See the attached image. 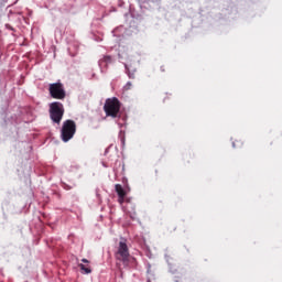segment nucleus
Segmentation results:
<instances>
[{"mask_svg":"<svg viewBox=\"0 0 282 282\" xmlns=\"http://www.w3.org/2000/svg\"><path fill=\"white\" fill-rule=\"evenodd\" d=\"M83 263H89V260L87 259H82Z\"/></svg>","mask_w":282,"mask_h":282,"instance_id":"6e6552de","label":"nucleus"},{"mask_svg":"<svg viewBox=\"0 0 282 282\" xmlns=\"http://www.w3.org/2000/svg\"><path fill=\"white\" fill-rule=\"evenodd\" d=\"M74 133H76V123L72 120L65 121L62 128L63 142H69L74 138Z\"/></svg>","mask_w":282,"mask_h":282,"instance_id":"f03ea898","label":"nucleus"},{"mask_svg":"<svg viewBox=\"0 0 282 282\" xmlns=\"http://www.w3.org/2000/svg\"><path fill=\"white\" fill-rule=\"evenodd\" d=\"M118 259H121V261H127L129 259V248L127 247V243L124 241L119 242V249H118Z\"/></svg>","mask_w":282,"mask_h":282,"instance_id":"39448f33","label":"nucleus"},{"mask_svg":"<svg viewBox=\"0 0 282 282\" xmlns=\"http://www.w3.org/2000/svg\"><path fill=\"white\" fill-rule=\"evenodd\" d=\"M104 109L107 116L116 118V116H118V111H120V102L116 98L108 99L104 106Z\"/></svg>","mask_w":282,"mask_h":282,"instance_id":"7ed1b4c3","label":"nucleus"},{"mask_svg":"<svg viewBox=\"0 0 282 282\" xmlns=\"http://www.w3.org/2000/svg\"><path fill=\"white\" fill-rule=\"evenodd\" d=\"M50 94L52 98H56L57 100H63V98H65V89H63L61 83L51 84Z\"/></svg>","mask_w":282,"mask_h":282,"instance_id":"20e7f679","label":"nucleus"},{"mask_svg":"<svg viewBox=\"0 0 282 282\" xmlns=\"http://www.w3.org/2000/svg\"><path fill=\"white\" fill-rule=\"evenodd\" d=\"M63 113H65V109L63 108V104L52 102L50 105L51 120H53V122H56V124H61V120H63Z\"/></svg>","mask_w":282,"mask_h":282,"instance_id":"f257e3e1","label":"nucleus"},{"mask_svg":"<svg viewBox=\"0 0 282 282\" xmlns=\"http://www.w3.org/2000/svg\"><path fill=\"white\" fill-rule=\"evenodd\" d=\"M80 270L84 272V274H91V270L89 267H86L85 264H79Z\"/></svg>","mask_w":282,"mask_h":282,"instance_id":"0eeeda50","label":"nucleus"},{"mask_svg":"<svg viewBox=\"0 0 282 282\" xmlns=\"http://www.w3.org/2000/svg\"><path fill=\"white\" fill-rule=\"evenodd\" d=\"M116 191L120 197V203H122L124 199V189L122 188L121 185H116Z\"/></svg>","mask_w":282,"mask_h":282,"instance_id":"423d86ee","label":"nucleus"}]
</instances>
